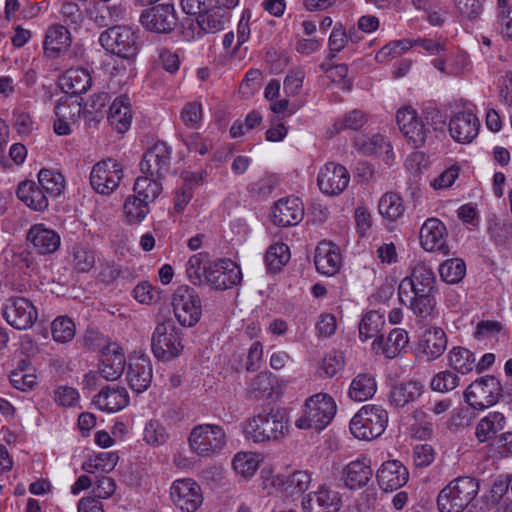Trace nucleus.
<instances>
[{
  "mask_svg": "<svg viewBox=\"0 0 512 512\" xmlns=\"http://www.w3.org/2000/svg\"><path fill=\"white\" fill-rule=\"evenodd\" d=\"M435 293V274L423 263L414 265L410 275L402 279L398 287L401 303L422 319L433 316L436 307Z\"/></svg>",
  "mask_w": 512,
  "mask_h": 512,
  "instance_id": "f257e3e1",
  "label": "nucleus"
},
{
  "mask_svg": "<svg viewBox=\"0 0 512 512\" xmlns=\"http://www.w3.org/2000/svg\"><path fill=\"white\" fill-rule=\"evenodd\" d=\"M397 125L409 145L414 148L422 147L432 130L440 129L445 121L440 111L428 108L418 115L411 107H404L397 111Z\"/></svg>",
  "mask_w": 512,
  "mask_h": 512,
  "instance_id": "f03ea898",
  "label": "nucleus"
},
{
  "mask_svg": "<svg viewBox=\"0 0 512 512\" xmlns=\"http://www.w3.org/2000/svg\"><path fill=\"white\" fill-rule=\"evenodd\" d=\"M243 432L246 439L255 443L279 440L289 432V419L282 410L259 413L245 421Z\"/></svg>",
  "mask_w": 512,
  "mask_h": 512,
  "instance_id": "7ed1b4c3",
  "label": "nucleus"
},
{
  "mask_svg": "<svg viewBox=\"0 0 512 512\" xmlns=\"http://www.w3.org/2000/svg\"><path fill=\"white\" fill-rule=\"evenodd\" d=\"M336 411V403L329 394L316 393L305 400L295 426L301 430L320 432L330 424Z\"/></svg>",
  "mask_w": 512,
  "mask_h": 512,
  "instance_id": "20e7f679",
  "label": "nucleus"
},
{
  "mask_svg": "<svg viewBox=\"0 0 512 512\" xmlns=\"http://www.w3.org/2000/svg\"><path fill=\"white\" fill-rule=\"evenodd\" d=\"M479 492V482L470 476H459L450 481L438 494L440 512H462Z\"/></svg>",
  "mask_w": 512,
  "mask_h": 512,
  "instance_id": "39448f33",
  "label": "nucleus"
},
{
  "mask_svg": "<svg viewBox=\"0 0 512 512\" xmlns=\"http://www.w3.org/2000/svg\"><path fill=\"white\" fill-rule=\"evenodd\" d=\"M100 45L119 59L133 65L140 49L138 35L128 27L113 26L103 31L99 36Z\"/></svg>",
  "mask_w": 512,
  "mask_h": 512,
  "instance_id": "423d86ee",
  "label": "nucleus"
},
{
  "mask_svg": "<svg viewBox=\"0 0 512 512\" xmlns=\"http://www.w3.org/2000/svg\"><path fill=\"white\" fill-rule=\"evenodd\" d=\"M388 412L380 405H365L351 419L350 431L360 440H372L383 434Z\"/></svg>",
  "mask_w": 512,
  "mask_h": 512,
  "instance_id": "0eeeda50",
  "label": "nucleus"
},
{
  "mask_svg": "<svg viewBox=\"0 0 512 512\" xmlns=\"http://www.w3.org/2000/svg\"><path fill=\"white\" fill-rule=\"evenodd\" d=\"M227 442L223 427L216 424H199L188 437L191 450L199 456L209 457L220 453Z\"/></svg>",
  "mask_w": 512,
  "mask_h": 512,
  "instance_id": "6e6552de",
  "label": "nucleus"
},
{
  "mask_svg": "<svg viewBox=\"0 0 512 512\" xmlns=\"http://www.w3.org/2000/svg\"><path fill=\"white\" fill-rule=\"evenodd\" d=\"M151 348L159 360H170L180 355L183 350L180 330L172 319L158 323L151 337Z\"/></svg>",
  "mask_w": 512,
  "mask_h": 512,
  "instance_id": "1a4fd4ad",
  "label": "nucleus"
},
{
  "mask_svg": "<svg viewBox=\"0 0 512 512\" xmlns=\"http://www.w3.org/2000/svg\"><path fill=\"white\" fill-rule=\"evenodd\" d=\"M502 393L500 381L486 375L472 382L464 392L466 402L475 409H485L494 405Z\"/></svg>",
  "mask_w": 512,
  "mask_h": 512,
  "instance_id": "9d476101",
  "label": "nucleus"
},
{
  "mask_svg": "<svg viewBox=\"0 0 512 512\" xmlns=\"http://www.w3.org/2000/svg\"><path fill=\"white\" fill-rule=\"evenodd\" d=\"M174 315L182 326L195 325L201 316V301L195 289L182 285L179 286L172 299Z\"/></svg>",
  "mask_w": 512,
  "mask_h": 512,
  "instance_id": "9b49d317",
  "label": "nucleus"
},
{
  "mask_svg": "<svg viewBox=\"0 0 512 512\" xmlns=\"http://www.w3.org/2000/svg\"><path fill=\"white\" fill-rule=\"evenodd\" d=\"M123 177L121 164L112 158L94 164L90 172L91 187L99 194L109 195L116 190Z\"/></svg>",
  "mask_w": 512,
  "mask_h": 512,
  "instance_id": "f8f14e48",
  "label": "nucleus"
},
{
  "mask_svg": "<svg viewBox=\"0 0 512 512\" xmlns=\"http://www.w3.org/2000/svg\"><path fill=\"white\" fill-rule=\"evenodd\" d=\"M4 319L14 328L26 330L31 328L38 318L33 303L24 297H10L2 308Z\"/></svg>",
  "mask_w": 512,
  "mask_h": 512,
  "instance_id": "ddd939ff",
  "label": "nucleus"
},
{
  "mask_svg": "<svg viewBox=\"0 0 512 512\" xmlns=\"http://www.w3.org/2000/svg\"><path fill=\"white\" fill-rule=\"evenodd\" d=\"M240 268L230 259H221L209 264L208 274L204 284L216 290H226L241 282Z\"/></svg>",
  "mask_w": 512,
  "mask_h": 512,
  "instance_id": "4468645a",
  "label": "nucleus"
},
{
  "mask_svg": "<svg viewBox=\"0 0 512 512\" xmlns=\"http://www.w3.org/2000/svg\"><path fill=\"white\" fill-rule=\"evenodd\" d=\"M171 499L183 512H195L203 501L200 486L192 479H178L170 488Z\"/></svg>",
  "mask_w": 512,
  "mask_h": 512,
  "instance_id": "2eb2a0df",
  "label": "nucleus"
},
{
  "mask_svg": "<svg viewBox=\"0 0 512 512\" xmlns=\"http://www.w3.org/2000/svg\"><path fill=\"white\" fill-rule=\"evenodd\" d=\"M171 149L165 142H157L144 154L140 171L144 175L163 178L169 171Z\"/></svg>",
  "mask_w": 512,
  "mask_h": 512,
  "instance_id": "dca6fc26",
  "label": "nucleus"
},
{
  "mask_svg": "<svg viewBox=\"0 0 512 512\" xmlns=\"http://www.w3.org/2000/svg\"><path fill=\"white\" fill-rule=\"evenodd\" d=\"M350 174L348 170L334 162L326 163L319 171L317 184L322 193L334 196L342 193L348 186Z\"/></svg>",
  "mask_w": 512,
  "mask_h": 512,
  "instance_id": "f3484780",
  "label": "nucleus"
},
{
  "mask_svg": "<svg viewBox=\"0 0 512 512\" xmlns=\"http://www.w3.org/2000/svg\"><path fill=\"white\" fill-rule=\"evenodd\" d=\"M140 22L149 31L166 34L175 28L177 18L173 5L160 4L144 10Z\"/></svg>",
  "mask_w": 512,
  "mask_h": 512,
  "instance_id": "a211bd4d",
  "label": "nucleus"
},
{
  "mask_svg": "<svg viewBox=\"0 0 512 512\" xmlns=\"http://www.w3.org/2000/svg\"><path fill=\"white\" fill-rule=\"evenodd\" d=\"M448 232L444 223L438 218H428L420 229V244L428 252L449 254L446 244Z\"/></svg>",
  "mask_w": 512,
  "mask_h": 512,
  "instance_id": "6ab92c4d",
  "label": "nucleus"
},
{
  "mask_svg": "<svg viewBox=\"0 0 512 512\" xmlns=\"http://www.w3.org/2000/svg\"><path fill=\"white\" fill-rule=\"evenodd\" d=\"M448 126L453 140L469 144L478 136L481 125L472 111H460L451 117Z\"/></svg>",
  "mask_w": 512,
  "mask_h": 512,
  "instance_id": "aec40b11",
  "label": "nucleus"
},
{
  "mask_svg": "<svg viewBox=\"0 0 512 512\" xmlns=\"http://www.w3.org/2000/svg\"><path fill=\"white\" fill-rule=\"evenodd\" d=\"M152 378V363L147 356L138 355L129 358L126 381L133 391L137 393L146 391L151 385Z\"/></svg>",
  "mask_w": 512,
  "mask_h": 512,
  "instance_id": "412c9836",
  "label": "nucleus"
},
{
  "mask_svg": "<svg viewBox=\"0 0 512 512\" xmlns=\"http://www.w3.org/2000/svg\"><path fill=\"white\" fill-rule=\"evenodd\" d=\"M273 222L279 227L297 225L304 217L303 204L298 197L278 200L272 209Z\"/></svg>",
  "mask_w": 512,
  "mask_h": 512,
  "instance_id": "4be33fe9",
  "label": "nucleus"
},
{
  "mask_svg": "<svg viewBox=\"0 0 512 512\" xmlns=\"http://www.w3.org/2000/svg\"><path fill=\"white\" fill-rule=\"evenodd\" d=\"M302 507L305 512H337L341 507V498L338 492L321 487L303 498Z\"/></svg>",
  "mask_w": 512,
  "mask_h": 512,
  "instance_id": "5701e85b",
  "label": "nucleus"
},
{
  "mask_svg": "<svg viewBox=\"0 0 512 512\" xmlns=\"http://www.w3.org/2000/svg\"><path fill=\"white\" fill-rule=\"evenodd\" d=\"M380 487L385 491L396 490L405 485L409 478L407 468L398 460L384 462L376 474Z\"/></svg>",
  "mask_w": 512,
  "mask_h": 512,
  "instance_id": "b1692460",
  "label": "nucleus"
},
{
  "mask_svg": "<svg viewBox=\"0 0 512 512\" xmlns=\"http://www.w3.org/2000/svg\"><path fill=\"white\" fill-rule=\"evenodd\" d=\"M125 363L123 349L116 344H109L102 353L99 374L106 380L114 381L122 375Z\"/></svg>",
  "mask_w": 512,
  "mask_h": 512,
  "instance_id": "393cba45",
  "label": "nucleus"
},
{
  "mask_svg": "<svg viewBox=\"0 0 512 512\" xmlns=\"http://www.w3.org/2000/svg\"><path fill=\"white\" fill-rule=\"evenodd\" d=\"M419 352L426 361L439 358L447 348V336L440 327L426 329L419 339Z\"/></svg>",
  "mask_w": 512,
  "mask_h": 512,
  "instance_id": "a878e982",
  "label": "nucleus"
},
{
  "mask_svg": "<svg viewBox=\"0 0 512 512\" xmlns=\"http://www.w3.org/2000/svg\"><path fill=\"white\" fill-rule=\"evenodd\" d=\"M311 482L306 471H297L291 475L278 474L272 478V485L285 497L294 498L305 492Z\"/></svg>",
  "mask_w": 512,
  "mask_h": 512,
  "instance_id": "bb28decb",
  "label": "nucleus"
},
{
  "mask_svg": "<svg viewBox=\"0 0 512 512\" xmlns=\"http://www.w3.org/2000/svg\"><path fill=\"white\" fill-rule=\"evenodd\" d=\"M424 392L421 381L406 380L395 383L389 392V403L396 408H404L416 402Z\"/></svg>",
  "mask_w": 512,
  "mask_h": 512,
  "instance_id": "cd10ccee",
  "label": "nucleus"
},
{
  "mask_svg": "<svg viewBox=\"0 0 512 512\" xmlns=\"http://www.w3.org/2000/svg\"><path fill=\"white\" fill-rule=\"evenodd\" d=\"M342 258L338 247L331 242H321L315 250L314 264L323 275L332 276L341 267Z\"/></svg>",
  "mask_w": 512,
  "mask_h": 512,
  "instance_id": "c85d7f7f",
  "label": "nucleus"
},
{
  "mask_svg": "<svg viewBox=\"0 0 512 512\" xmlns=\"http://www.w3.org/2000/svg\"><path fill=\"white\" fill-rule=\"evenodd\" d=\"M129 403V395L124 387L107 386L94 396L93 404L108 413H114L125 408Z\"/></svg>",
  "mask_w": 512,
  "mask_h": 512,
  "instance_id": "c756f323",
  "label": "nucleus"
},
{
  "mask_svg": "<svg viewBox=\"0 0 512 512\" xmlns=\"http://www.w3.org/2000/svg\"><path fill=\"white\" fill-rule=\"evenodd\" d=\"M409 342L408 333L400 328L393 329L387 338L383 335L374 339L372 349L376 354H383L387 358L393 359L406 348Z\"/></svg>",
  "mask_w": 512,
  "mask_h": 512,
  "instance_id": "7c9ffc66",
  "label": "nucleus"
},
{
  "mask_svg": "<svg viewBox=\"0 0 512 512\" xmlns=\"http://www.w3.org/2000/svg\"><path fill=\"white\" fill-rule=\"evenodd\" d=\"M27 239L35 250L42 255L54 253L60 246V236L43 224L33 225L27 234Z\"/></svg>",
  "mask_w": 512,
  "mask_h": 512,
  "instance_id": "2f4dec72",
  "label": "nucleus"
},
{
  "mask_svg": "<svg viewBox=\"0 0 512 512\" xmlns=\"http://www.w3.org/2000/svg\"><path fill=\"white\" fill-rule=\"evenodd\" d=\"M373 475L371 460L362 457L351 461L343 470L345 485L350 489H357L365 486Z\"/></svg>",
  "mask_w": 512,
  "mask_h": 512,
  "instance_id": "473e14b6",
  "label": "nucleus"
},
{
  "mask_svg": "<svg viewBox=\"0 0 512 512\" xmlns=\"http://www.w3.org/2000/svg\"><path fill=\"white\" fill-rule=\"evenodd\" d=\"M107 120L110 126L118 133L126 132L132 121L130 101L127 96H119L112 102Z\"/></svg>",
  "mask_w": 512,
  "mask_h": 512,
  "instance_id": "72a5a7b5",
  "label": "nucleus"
},
{
  "mask_svg": "<svg viewBox=\"0 0 512 512\" xmlns=\"http://www.w3.org/2000/svg\"><path fill=\"white\" fill-rule=\"evenodd\" d=\"M92 78L84 68L68 69L59 79V85L66 94L85 93L91 86Z\"/></svg>",
  "mask_w": 512,
  "mask_h": 512,
  "instance_id": "f704fd0d",
  "label": "nucleus"
},
{
  "mask_svg": "<svg viewBox=\"0 0 512 512\" xmlns=\"http://www.w3.org/2000/svg\"><path fill=\"white\" fill-rule=\"evenodd\" d=\"M16 194L22 202L35 211H44L48 207V198L35 181L27 180L21 182L18 185Z\"/></svg>",
  "mask_w": 512,
  "mask_h": 512,
  "instance_id": "c9c22d12",
  "label": "nucleus"
},
{
  "mask_svg": "<svg viewBox=\"0 0 512 512\" xmlns=\"http://www.w3.org/2000/svg\"><path fill=\"white\" fill-rule=\"evenodd\" d=\"M229 23V14L221 7H211L199 11L197 16V24L204 33H217L225 29Z\"/></svg>",
  "mask_w": 512,
  "mask_h": 512,
  "instance_id": "e433bc0d",
  "label": "nucleus"
},
{
  "mask_svg": "<svg viewBox=\"0 0 512 512\" xmlns=\"http://www.w3.org/2000/svg\"><path fill=\"white\" fill-rule=\"evenodd\" d=\"M71 44L68 28L57 24L51 26L45 36L44 50L50 57H56L60 52L66 50Z\"/></svg>",
  "mask_w": 512,
  "mask_h": 512,
  "instance_id": "4c0bfd02",
  "label": "nucleus"
},
{
  "mask_svg": "<svg viewBox=\"0 0 512 512\" xmlns=\"http://www.w3.org/2000/svg\"><path fill=\"white\" fill-rule=\"evenodd\" d=\"M377 384L374 376L369 373L358 374L351 382L348 395L358 402L366 401L374 396Z\"/></svg>",
  "mask_w": 512,
  "mask_h": 512,
  "instance_id": "58836bf2",
  "label": "nucleus"
},
{
  "mask_svg": "<svg viewBox=\"0 0 512 512\" xmlns=\"http://www.w3.org/2000/svg\"><path fill=\"white\" fill-rule=\"evenodd\" d=\"M354 147L364 155L388 153L391 150L390 143L381 134L356 136L354 138Z\"/></svg>",
  "mask_w": 512,
  "mask_h": 512,
  "instance_id": "ea45409f",
  "label": "nucleus"
},
{
  "mask_svg": "<svg viewBox=\"0 0 512 512\" xmlns=\"http://www.w3.org/2000/svg\"><path fill=\"white\" fill-rule=\"evenodd\" d=\"M367 121L368 115L364 111L353 109L335 121L327 133L329 137H333L346 129L357 131L361 129Z\"/></svg>",
  "mask_w": 512,
  "mask_h": 512,
  "instance_id": "a19ab883",
  "label": "nucleus"
},
{
  "mask_svg": "<svg viewBox=\"0 0 512 512\" xmlns=\"http://www.w3.org/2000/svg\"><path fill=\"white\" fill-rule=\"evenodd\" d=\"M160 178L149 175L139 176L134 183V196L147 203L153 202L161 193Z\"/></svg>",
  "mask_w": 512,
  "mask_h": 512,
  "instance_id": "79ce46f5",
  "label": "nucleus"
},
{
  "mask_svg": "<svg viewBox=\"0 0 512 512\" xmlns=\"http://www.w3.org/2000/svg\"><path fill=\"white\" fill-rule=\"evenodd\" d=\"M505 426V417L500 412H490L482 418L476 426V437L480 442H485Z\"/></svg>",
  "mask_w": 512,
  "mask_h": 512,
  "instance_id": "37998d69",
  "label": "nucleus"
},
{
  "mask_svg": "<svg viewBox=\"0 0 512 512\" xmlns=\"http://www.w3.org/2000/svg\"><path fill=\"white\" fill-rule=\"evenodd\" d=\"M449 365L461 374H468L476 367L475 355L464 347H454L448 353Z\"/></svg>",
  "mask_w": 512,
  "mask_h": 512,
  "instance_id": "c03bdc74",
  "label": "nucleus"
},
{
  "mask_svg": "<svg viewBox=\"0 0 512 512\" xmlns=\"http://www.w3.org/2000/svg\"><path fill=\"white\" fill-rule=\"evenodd\" d=\"M209 264L206 253H197L189 258L186 264V274L192 284L202 285L205 283Z\"/></svg>",
  "mask_w": 512,
  "mask_h": 512,
  "instance_id": "a18cd8bd",
  "label": "nucleus"
},
{
  "mask_svg": "<svg viewBox=\"0 0 512 512\" xmlns=\"http://www.w3.org/2000/svg\"><path fill=\"white\" fill-rule=\"evenodd\" d=\"M384 324V317L378 311L372 310L367 312L359 324L360 339L362 341H367L372 338L377 339L378 337H381L379 333Z\"/></svg>",
  "mask_w": 512,
  "mask_h": 512,
  "instance_id": "49530a36",
  "label": "nucleus"
},
{
  "mask_svg": "<svg viewBox=\"0 0 512 512\" xmlns=\"http://www.w3.org/2000/svg\"><path fill=\"white\" fill-rule=\"evenodd\" d=\"M378 208L380 214L390 221H396L405 211L403 199L399 194L393 192L385 193L381 197Z\"/></svg>",
  "mask_w": 512,
  "mask_h": 512,
  "instance_id": "de8ad7c7",
  "label": "nucleus"
},
{
  "mask_svg": "<svg viewBox=\"0 0 512 512\" xmlns=\"http://www.w3.org/2000/svg\"><path fill=\"white\" fill-rule=\"evenodd\" d=\"M38 184L44 191L52 196L61 194L65 187L64 176L54 170L41 169L38 173Z\"/></svg>",
  "mask_w": 512,
  "mask_h": 512,
  "instance_id": "09e8293b",
  "label": "nucleus"
},
{
  "mask_svg": "<svg viewBox=\"0 0 512 512\" xmlns=\"http://www.w3.org/2000/svg\"><path fill=\"white\" fill-rule=\"evenodd\" d=\"M465 273V262L458 258L448 259L439 267L441 279L449 284H456L460 282L465 276Z\"/></svg>",
  "mask_w": 512,
  "mask_h": 512,
  "instance_id": "8fccbe9b",
  "label": "nucleus"
},
{
  "mask_svg": "<svg viewBox=\"0 0 512 512\" xmlns=\"http://www.w3.org/2000/svg\"><path fill=\"white\" fill-rule=\"evenodd\" d=\"M290 258L289 248L284 243L271 245L265 255L267 268L271 272H278Z\"/></svg>",
  "mask_w": 512,
  "mask_h": 512,
  "instance_id": "3c124183",
  "label": "nucleus"
},
{
  "mask_svg": "<svg viewBox=\"0 0 512 512\" xmlns=\"http://www.w3.org/2000/svg\"><path fill=\"white\" fill-rule=\"evenodd\" d=\"M123 209L126 221L130 224H137L149 213V203L133 195L126 199Z\"/></svg>",
  "mask_w": 512,
  "mask_h": 512,
  "instance_id": "603ef678",
  "label": "nucleus"
},
{
  "mask_svg": "<svg viewBox=\"0 0 512 512\" xmlns=\"http://www.w3.org/2000/svg\"><path fill=\"white\" fill-rule=\"evenodd\" d=\"M259 455L253 452H239L234 456L233 468L243 477H251L259 466Z\"/></svg>",
  "mask_w": 512,
  "mask_h": 512,
  "instance_id": "864d4df0",
  "label": "nucleus"
},
{
  "mask_svg": "<svg viewBox=\"0 0 512 512\" xmlns=\"http://www.w3.org/2000/svg\"><path fill=\"white\" fill-rule=\"evenodd\" d=\"M53 339L58 343L70 342L76 333L73 320L67 316H59L51 324Z\"/></svg>",
  "mask_w": 512,
  "mask_h": 512,
  "instance_id": "5fc2aeb1",
  "label": "nucleus"
},
{
  "mask_svg": "<svg viewBox=\"0 0 512 512\" xmlns=\"http://www.w3.org/2000/svg\"><path fill=\"white\" fill-rule=\"evenodd\" d=\"M413 47L412 41L408 39L391 41L383 46L376 54L375 58L377 62H387L393 58L402 55Z\"/></svg>",
  "mask_w": 512,
  "mask_h": 512,
  "instance_id": "6e6d98bb",
  "label": "nucleus"
},
{
  "mask_svg": "<svg viewBox=\"0 0 512 512\" xmlns=\"http://www.w3.org/2000/svg\"><path fill=\"white\" fill-rule=\"evenodd\" d=\"M169 434L165 426L155 419L149 420L144 428V440L152 446H160L167 442Z\"/></svg>",
  "mask_w": 512,
  "mask_h": 512,
  "instance_id": "4d7b16f0",
  "label": "nucleus"
},
{
  "mask_svg": "<svg viewBox=\"0 0 512 512\" xmlns=\"http://www.w3.org/2000/svg\"><path fill=\"white\" fill-rule=\"evenodd\" d=\"M73 264L79 272H88L95 265V253L88 246L76 245L73 248Z\"/></svg>",
  "mask_w": 512,
  "mask_h": 512,
  "instance_id": "13d9d810",
  "label": "nucleus"
},
{
  "mask_svg": "<svg viewBox=\"0 0 512 512\" xmlns=\"http://www.w3.org/2000/svg\"><path fill=\"white\" fill-rule=\"evenodd\" d=\"M60 14L63 22L74 30H78L84 22V16L80 7L73 1L64 2L61 6Z\"/></svg>",
  "mask_w": 512,
  "mask_h": 512,
  "instance_id": "bf43d9fd",
  "label": "nucleus"
},
{
  "mask_svg": "<svg viewBox=\"0 0 512 512\" xmlns=\"http://www.w3.org/2000/svg\"><path fill=\"white\" fill-rule=\"evenodd\" d=\"M459 385V377L451 371H441L433 376L430 387L436 392H449Z\"/></svg>",
  "mask_w": 512,
  "mask_h": 512,
  "instance_id": "052dcab7",
  "label": "nucleus"
},
{
  "mask_svg": "<svg viewBox=\"0 0 512 512\" xmlns=\"http://www.w3.org/2000/svg\"><path fill=\"white\" fill-rule=\"evenodd\" d=\"M180 118L190 129H197L202 121V105L199 102H188L182 108Z\"/></svg>",
  "mask_w": 512,
  "mask_h": 512,
  "instance_id": "680f3d73",
  "label": "nucleus"
},
{
  "mask_svg": "<svg viewBox=\"0 0 512 512\" xmlns=\"http://www.w3.org/2000/svg\"><path fill=\"white\" fill-rule=\"evenodd\" d=\"M110 95L107 92H98L93 94L88 102L86 103V109L88 114H95L94 119L100 121L103 119L105 114V107L110 102Z\"/></svg>",
  "mask_w": 512,
  "mask_h": 512,
  "instance_id": "e2e57ef3",
  "label": "nucleus"
},
{
  "mask_svg": "<svg viewBox=\"0 0 512 512\" xmlns=\"http://www.w3.org/2000/svg\"><path fill=\"white\" fill-rule=\"evenodd\" d=\"M344 356L341 352L332 351L322 359L320 370L327 377H333L344 366Z\"/></svg>",
  "mask_w": 512,
  "mask_h": 512,
  "instance_id": "0e129e2a",
  "label": "nucleus"
},
{
  "mask_svg": "<svg viewBox=\"0 0 512 512\" xmlns=\"http://www.w3.org/2000/svg\"><path fill=\"white\" fill-rule=\"evenodd\" d=\"M80 399L76 389L69 386H60L54 390V401L63 407H74Z\"/></svg>",
  "mask_w": 512,
  "mask_h": 512,
  "instance_id": "69168bd1",
  "label": "nucleus"
},
{
  "mask_svg": "<svg viewBox=\"0 0 512 512\" xmlns=\"http://www.w3.org/2000/svg\"><path fill=\"white\" fill-rule=\"evenodd\" d=\"M10 382L14 388L24 392L33 389L37 384L36 376L32 373L25 372L24 369L20 367L11 373Z\"/></svg>",
  "mask_w": 512,
  "mask_h": 512,
  "instance_id": "338daca9",
  "label": "nucleus"
},
{
  "mask_svg": "<svg viewBox=\"0 0 512 512\" xmlns=\"http://www.w3.org/2000/svg\"><path fill=\"white\" fill-rule=\"evenodd\" d=\"M505 11L496 13L495 27L504 39L512 41V10Z\"/></svg>",
  "mask_w": 512,
  "mask_h": 512,
  "instance_id": "774afa93",
  "label": "nucleus"
}]
</instances>
